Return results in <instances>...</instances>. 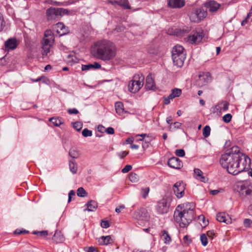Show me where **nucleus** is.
<instances>
[{
  "mask_svg": "<svg viewBox=\"0 0 252 252\" xmlns=\"http://www.w3.org/2000/svg\"><path fill=\"white\" fill-rule=\"evenodd\" d=\"M247 158L250 160L240 152L238 147L234 146L221 155L220 163L229 173L235 175L244 170V162H246Z\"/></svg>",
  "mask_w": 252,
  "mask_h": 252,
  "instance_id": "obj_1",
  "label": "nucleus"
},
{
  "mask_svg": "<svg viewBox=\"0 0 252 252\" xmlns=\"http://www.w3.org/2000/svg\"><path fill=\"white\" fill-rule=\"evenodd\" d=\"M93 56L96 59L108 61L116 56V49L114 44L110 41L103 40L96 42L91 49Z\"/></svg>",
  "mask_w": 252,
  "mask_h": 252,
  "instance_id": "obj_2",
  "label": "nucleus"
},
{
  "mask_svg": "<svg viewBox=\"0 0 252 252\" xmlns=\"http://www.w3.org/2000/svg\"><path fill=\"white\" fill-rule=\"evenodd\" d=\"M188 205L192 206V203L179 205L174 211V219L176 221L182 220V217L185 218L184 222L180 223V227L182 228L187 227L194 219V210L191 207L188 208Z\"/></svg>",
  "mask_w": 252,
  "mask_h": 252,
  "instance_id": "obj_3",
  "label": "nucleus"
},
{
  "mask_svg": "<svg viewBox=\"0 0 252 252\" xmlns=\"http://www.w3.org/2000/svg\"><path fill=\"white\" fill-rule=\"evenodd\" d=\"M172 58L175 65L178 67L183 66L186 59V54L183 46L177 45L174 47L172 51Z\"/></svg>",
  "mask_w": 252,
  "mask_h": 252,
  "instance_id": "obj_4",
  "label": "nucleus"
},
{
  "mask_svg": "<svg viewBox=\"0 0 252 252\" xmlns=\"http://www.w3.org/2000/svg\"><path fill=\"white\" fill-rule=\"evenodd\" d=\"M54 42V35L51 30H46L42 41L43 56H47L50 51V47Z\"/></svg>",
  "mask_w": 252,
  "mask_h": 252,
  "instance_id": "obj_5",
  "label": "nucleus"
},
{
  "mask_svg": "<svg viewBox=\"0 0 252 252\" xmlns=\"http://www.w3.org/2000/svg\"><path fill=\"white\" fill-rule=\"evenodd\" d=\"M144 76L139 73L135 75L132 80L129 83L128 89L130 92L135 93L137 92L143 86L144 84Z\"/></svg>",
  "mask_w": 252,
  "mask_h": 252,
  "instance_id": "obj_6",
  "label": "nucleus"
},
{
  "mask_svg": "<svg viewBox=\"0 0 252 252\" xmlns=\"http://www.w3.org/2000/svg\"><path fill=\"white\" fill-rule=\"evenodd\" d=\"M207 15V11L203 8L199 7L192 9L189 14V17L191 22L198 23L205 18Z\"/></svg>",
  "mask_w": 252,
  "mask_h": 252,
  "instance_id": "obj_7",
  "label": "nucleus"
},
{
  "mask_svg": "<svg viewBox=\"0 0 252 252\" xmlns=\"http://www.w3.org/2000/svg\"><path fill=\"white\" fill-rule=\"evenodd\" d=\"M170 205V203L168 201V199L164 197L158 202L156 209L160 214H165L169 211Z\"/></svg>",
  "mask_w": 252,
  "mask_h": 252,
  "instance_id": "obj_8",
  "label": "nucleus"
},
{
  "mask_svg": "<svg viewBox=\"0 0 252 252\" xmlns=\"http://www.w3.org/2000/svg\"><path fill=\"white\" fill-rule=\"evenodd\" d=\"M133 217L137 221H147L149 218V216L147 210L141 208L134 212Z\"/></svg>",
  "mask_w": 252,
  "mask_h": 252,
  "instance_id": "obj_9",
  "label": "nucleus"
},
{
  "mask_svg": "<svg viewBox=\"0 0 252 252\" xmlns=\"http://www.w3.org/2000/svg\"><path fill=\"white\" fill-rule=\"evenodd\" d=\"M186 184L183 181L176 183L173 187V190L178 198H182L185 194Z\"/></svg>",
  "mask_w": 252,
  "mask_h": 252,
  "instance_id": "obj_10",
  "label": "nucleus"
},
{
  "mask_svg": "<svg viewBox=\"0 0 252 252\" xmlns=\"http://www.w3.org/2000/svg\"><path fill=\"white\" fill-rule=\"evenodd\" d=\"M58 8L50 7L46 10V17L48 20H58L61 17V13Z\"/></svg>",
  "mask_w": 252,
  "mask_h": 252,
  "instance_id": "obj_11",
  "label": "nucleus"
},
{
  "mask_svg": "<svg viewBox=\"0 0 252 252\" xmlns=\"http://www.w3.org/2000/svg\"><path fill=\"white\" fill-rule=\"evenodd\" d=\"M202 38L203 35L202 32H195L188 36V41L191 44H196L200 42Z\"/></svg>",
  "mask_w": 252,
  "mask_h": 252,
  "instance_id": "obj_12",
  "label": "nucleus"
},
{
  "mask_svg": "<svg viewBox=\"0 0 252 252\" xmlns=\"http://www.w3.org/2000/svg\"><path fill=\"white\" fill-rule=\"evenodd\" d=\"M168 165L169 167L174 169H180L183 166L181 160L176 157H172L169 159Z\"/></svg>",
  "mask_w": 252,
  "mask_h": 252,
  "instance_id": "obj_13",
  "label": "nucleus"
},
{
  "mask_svg": "<svg viewBox=\"0 0 252 252\" xmlns=\"http://www.w3.org/2000/svg\"><path fill=\"white\" fill-rule=\"evenodd\" d=\"M205 6L210 12H215L220 8V5L214 0H210L205 3Z\"/></svg>",
  "mask_w": 252,
  "mask_h": 252,
  "instance_id": "obj_14",
  "label": "nucleus"
},
{
  "mask_svg": "<svg viewBox=\"0 0 252 252\" xmlns=\"http://www.w3.org/2000/svg\"><path fill=\"white\" fill-rule=\"evenodd\" d=\"M185 5V0H168V5L171 8H180Z\"/></svg>",
  "mask_w": 252,
  "mask_h": 252,
  "instance_id": "obj_15",
  "label": "nucleus"
},
{
  "mask_svg": "<svg viewBox=\"0 0 252 252\" xmlns=\"http://www.w3.org/2000/svg\"><path fill=\"white\" fill-rule=\"evenodd\" d=\"M238 191L240 195H252V190L248 188L245 184H241L237 186Z\"/></svg>",
  "mask_w": 252,
  "mask_h": 252,
  "instance_id": "obj_16",
  "label": "nucleus"
},
{
  "mask_svg": "<svg viewBox=\"0 0 252 252\" xmlns=\"http://www.w3.org/2000/svg\"><path fill=\"white\" fill-rule=\"evenodd\" d=\"M145 88L146 90H155L156 88L154 78L152 75H148L146 79Z\"/></svg>",
  "mask_w": 252,
  "mask_h": 252,
  "instance_id": "obj_17",
  "label": "nucleus"
},
{
  "mask_svg": "<svg viewBox=\"0 0 252 252\" xmlns=\"http://www.w3.org/2000/svg\"><path fill=\"white\" fill-rule=\"evenodd\" d=\"M217 220L224 222L226 224H229L231 223V219L225 213H219L216 216Z\"/></svg>",
  "mask_w": 252,
  "mask_h": 252,
  "instance_id": "obj_18",
  "label": "nucleus"
},
{
  "mask_svg": "<svg viewBox=\"0 0 252 252\" xmlns=\"http://www.w3.org/2000/svg\"><path fill=\"white\" fill-rule=\"evenodd\" d=\"M5 48L6 50H14L18 46L17 40L15 38H9L4 43Z\"/></svg>",
  "mask_w": 252,
  "mask_h": 252,
  "instance_id": "obj_19",
  "label": "nucleus"
},
{
  "mask_svg": "<svg viewBox=\"0 0 252 252\" xmlns=\"http://www.w3.org/2000/svg\"><path fill=\"white\" fill-rule=\"evenodd\" d=\"M57 32L60 34V36L66 34L68 33V29L61 22L57 24Z\"/></svg>",
  "mask_w": 252,
  "mask_h": 252,
  "instance_id": "obj_20",
  "label": "nucleus"
},
{
  "mask_svg": "<svg viewBox=\"0 0 252 252\" xmlns=\"http://www.w3.org/2000/svg\"><path fill=\"white\" fill-rule=\"evenodd\" d=\"M52 240L56 243H60L63 242L64 238L60 231H56Z\"/></svg>",
  "mask_w": 252,
  "mask_h": 252,
  "instance_id": "obj_21",
  "label": "nucleus"
},
{
  "mask_svg": "<svg viewBox=\"0 0 252 252\" xmlns=\"http://www.w3.org/2000/svg\"><path fill=\"white\" fill-rule=\"evenodd\" d=\"M86 206H87V208L85 210H87L88 211H94L97 208V203L94 200H91L87 202Z\"/></svg>",
  "mask_w": 252,
  "mask_h": 252,
  "instance_id": "obj_22",
  "label": "nucleus"
},
{
  "mask_svg": "<svg viewBox=\"0 0 252 252\" xmlns=\"http://www.w3.org/2000/svg\"><path fill=\"white\" fill-rule=\"evenodd\" d=\"M112 242L110 236H102L98 240V243L100 245H107Z\"/></svg>",
  "mask_w": 252,
  "mask_h": 252,
  "instance_id": "obj_23",
  "label": "nucleus"
},
{
  "mask_svg": "<svg viewBox=\"0 0 252 252\" xmlns=\"http://www.w3.org/2000/svg\"><path fill=\"white\" fill-rule=\"evenodd\" d=\"M115 110L118 115H122L124 111L123 103L120 101L116 102Z\"/></svg>",
  "mask_w": 252,
  "mask_h": 252,
  "instance_id": "obj_24",
  "label": "nucleus"
},
{
  "mask_svg": "<svg viewBox=\"0 0 252 252\" xmlns=\"http://www.w3.org/2000/svg\"><path fill=\"white\" fill-rule=\"evenodd\" d=\"M69 155L73 158H77L80 157V152L76 148H72L69 150Z\"/></svg>",
  "mask_w": 252,
  "mask_h": 252,
  "instance_id": "obj_25",
  "label": "nucleus"
},
{
  "mask_svg": "<svg viewBox=\"0 0 252 252\" xmlns=\"http://www.w3.org/2000/svg\"><path fill=\"white\" fill-rule=\"evenodd\" d=\"M69 166L70 171L72 174H75L77 172L78 166L74 159L70 160L69 161Z\"/></svg>",
  "mask_w": 252,
  "mask_h": 252,
  "instance_id": "obj_26",
  "label": "nucleus"
},
{
  "mask_svg": "<svg viewBox=\"0 0 252 252\" xmlns=\"http://www.w3.org/2000/svg\"><path fill=\"white\" fill-rule=\"evenodd\" d=\"M49 121L56 126H59L63 124L61 118L52 117L49 119Z\"/></svg>",
  "mask_w": 252,
  "mask_h": 252,
  "instance_id": "obj_27",
  "label": "nucleus"
},
{
  "mask_svg": "<svg viewBox=\"0 0 252 252\" xmlns=\"http://www.w3.org/2000/svg\"><path fill=\"white\" fill-rule=\"evenodd\" d=\"M194 173L196 175V178L199 179L202 182H205L206 178L202 175L203 173L201 170L198 168H195L194 169Z\"/></svg>",
  "mask_w": 252,
  "mask_h": 252,
  "instance_id": "obj_28",
  "label": "nucleus"
},
{
  "mask_svg": "<svg viewBox=\"0 0 252 252\" xmlns=\"http://www.w3.org/2000/svg\"><path fill=\"white\" fill-rule=\"evenodd\" d=\"M117 4L124 9H130V6L127 0H118Z\"/></svg>",
  "mask_w": 252,
  "mask_h": 252,
  "instance_id": "obj_29",
  "label": "nucleus"
},
{
  "mask_svg": "<svg viewBox=\"0 0 252 252\" xmlns=\"http://www.w3.org/2000/svg\"><path fill=\"white\" fill-rule=\"evenodd\" d=\"M161 237L165 244H168L171 242V238L167 231L166 230H163L162 231V234Z\"/></svg>",
  "mask_w": 252,
  "mask_h": 252,
  "instance_id": "obj_30",
  "label": "nucleus"
},
{
  "mask_svg": "<svg viewBox=\"0 0 252 252\" xmlns=\"http://www.w3.org/2000/svg\"><path fill=\"white\" fill-rule=\"evenodd\" d=\"M77 194L78 196L83 197L87 196V192L83 188H79L77 191Z\"/></svg>",
  "mask_w": 252,
  "mask_h": 252,
  "instance_id": "obj_31",
  "label": "nucleus"
},
{
  "mask_svg": "<svg viewBox=\"0 0 252 252\" xmlns=\"http://www.w3.org/2000/svg\"><path fill=\"white\" fill-rule=\"evenodd\" d=\"M211 128L209 126H206L203 129V135L204 137H208L210 134Z\"/></svg>",
  "mask_w": 252,
  "mask_h": 252,
  "instance_id": "obj_32",
  "label": "nucleus"
},
{
  "mask_svg": "<svg viewBox=\"0 0 252 252\" xmlns=\"http://www.w3.org/2000/svg\"><path fill=\"white\" fill-rule=\"evenodd\" d=\"M72 125L73 128L77 131H80L82 129L83 126L82 123L80 122L72 123Z\"/></svg>",
  "mask_w": 252,
  "mask_h": 252,
  "instance_id": "obj_33",
  "label": "nucleus"
},
{
  "mask_svg": "<svg viewBox=\"0 0 252 252\" xmlns=\"http://www.w3.org/2000/svg\"><path fill=\"white\" fill-rule=\"evenodd\" d=\"M33 234L38 235L40 237L46 236L48 235V231L46 230H43L41 231H34L32 233Z\"/></svg>",
  "mask_w": 252,
  "mask_h": 252,
  "instance_id": "obj_34",
  "label": "nucleus"
},
{
  "mask_svg": "<svg viewBox=\"0 0 252 252\" xmlns=\"http://www.w3.org/2000/svg\"><path fill=\"white\" fill-rule=\"evenodd\" d=\"M82 134L85 137L91 136L93 134L92 131L87 128L84 129L82 131Z\"/></svg>",
  "mask_w": 252,
  "mask_h": 252,
  "instance_id": "obj_35",
  "label": "nucleus"
},
{
  "mask_svg": "<svg viewBox=\"0 0 252 252\" xmlns=\"http://www.w3.org/2000/svg\"><path fill=\"white\" fill-rule=\"evenodd\" d=\"M200 240L203 246H205L208 244V239L205 234H202L200 235Z\"/></svg>",
  "mask_w": 252,
  "mask_h": 252,
  "instance_id": "obj_36",
  "label": "nucleus"
},
{
  "mask_svg": "<svg viewBox=\"0 0 252 252\" xmlns=\"http://www.w3.org/2000/svg\"><path fill=\"white\" fill-rule=\"evenodd\" d=\"M181 93L182 91L180 89L175 88L171 91V94H173V95H175V97L180 96Z\"/></svg>",
  "mask_w": 252,
  "mask_h": 252,
  "instance_id": "obj_37",
  "label": "nucleus"
},
{
  "mask_svg": "<svg viewBox=\"0 0 252 252\" xmlns=\"http://www.w3.org/2000/svg\"><path fill=\"white\" fill-rule=\"evenodd\" d=\"M232 117V116L230 114H227L223 116L222 120L224 123H228L231 121Z\"/></svg>",
  "mask_w": 252,
  "mask_h": 252,
  "instance_id": "obj_38",
  "label": "nucleus"
},
{
  "mask_svg": "<svg viewBox=\"0 0 252 252\" xmlns=\"http://www.w3.org/2000/svg\"><path fill=\"white\" fill-rule=\"evenodd\" d=\"M149 190L150 189L149 188H145L141 189V193L144 198H145L147 197L149 193Z\"/></svg>",
  "mask_w": 252,
  "mask_h": 252,
  "instance_id": "obj_39",
  "label": "nucleus"
},
{
  "mask_svg": "<svg viewBox=\"0 0 252 252\" xmlns=\"http://www.w3.org/2000/svg\"><path fill=\"white\" fill-rule=\"evenodd\" d=\"M175 153L176 156L179 157H183L185 155V151L183 149H177Z\"/></svg>",
  "mask_w": 252,
  "mask_h": 252,
  "instance_id": "obj_40",
  "label": "nucleus"
},
{
  "mask_svg": "<svg viewBox=\"0 0 252 252\" xmlns=\"http://www.w3.org/2000/svg\"><path fill=\"white\" fill-rule=\"evenodd\" d=\"M244 224L246 227H252V220L249 219H246L244 220Z\"/></svg>",
  "mask_w": 252,
  "mask_h": 252,
  "instance_id": "obj_41",
  "label": "nucleus"
},
{
  "mask_svg": "<svg viewBox=\"0 0 252 252\" xmlns=\"http://www.w3.org/2000/svg\"><path fill=\"white\" fill-rule=\"evenodd\" d=\"M198 219L202 222V223L204 225V227H205L209 223L208 220H206L205 217L203 215L199 216L198 217Z\"/></svg>",
  "mask_w": 252,
  "mask_h": 252,
  "instance_id": "obj_42",
  "label": "nucleus"
},
{
  "mask_svg": "<svg viewBox=\"0 0 252 252\" xmlns=\"http://www.w3.org/2000/svg\"><path fill=\"white\" fill-rule=\"evenodd\" d=\"M137 175L134 173H130L129 178L131 182H135L137 180Z\"/></svg>",
  "mask_w": 252,
  "mask_h": 252,
  "instance_id": "obj_43",
  "label": "nucleus"
},
{
  "mask_svg": "<svg viewBox=\"0 0 252 252\" xmlns=\"http://www.w3.org/2000/svg\"><path fill=\"white\" fill-rule=\"evenodd\" d=\"M93 69V64L82 65V70L86 71Z\"/></svg>",
  "mask_w": 252,
  "mask_h": 252,
  "instance_id": "obj_44",
  "label": "nucleus"
},
{
  "mask_svg": "<svg viewBox=\"0 0 252 252\" xmlns=\"http://www.w3.org/2000/svg\"><path fill=\"white\" fill-rule=\"evenodd\" d=\"M212 111L213 113H220L221 108L218 105H217L212 108Z\"/></svg>",
  "mask_w": 252,
  "mask_h": 252,
  "instance_id": "obj_45",
  "label": "nucleus"
},
{
  "mask_svg": "<svg viewBox=\"0 0 252 252\" xmlns=\"http://www.w3.org/2000/svg\"><path fill=\"white\" fill-rule=\"evenodd\" d=\"M132 169V166L130 165H126L125 166V167L122 170V172L124 173H126L131 170Z\"/></svg>",
  "mask_w": 252,
  "mask_h": 252,
  "instance_id": "obj_46",
  "label": "nucleus"
},
{
  "mask_svg": "<svg viewBox=\"0 0 252 252\" xmlns=\"http://www.w3.org/2000/svg\"><path fill=\"white\" fill-rule=\"evenodd\" d=\"M28 233H29V231L25 230V229L20 230V229H17L14 231V234H17V235Z\"/></svg>",
  "mask_w": 252,
  "mask_h": 252,
  "instance_id": "obj_47",
  "label": "nucleus"
},
{
  "mask_svg": "<svg viewBox=\"0 0 252 252\" xmlns=\"http://www.w3.org/2000/svg\"><path fill=\"white\" fill-rule=\"evenodd\" d=\"M4 19L2 16V15L0 13V32L2 31L3 30V27L4 25Z\"/></svg>",
  "mask_w": 252,
  "mask_h": 252,
  "instance_id": "obj_48",
  "label": "nucleus"
},
{
  "mask_svg": "<svg viewBox=\"0 0 252 252\" xmlns=\"http://www.w3.org/2000/svg\"><path fill=\"white\" fill-rule=\"evenodd\" d=\"M101 226L104 228H107L109 227V223L107 220H102L101 222Z\"/></svg>",
  "mask_w": 252,
  "mask_h": 252,
  "instance_id": "obj_49",
  "label": "nucleus"
},
{
  "mask_svg": "<svg viewBox=\"0 0 252 252\" xmlns=\"http://www.w3.org/2000/svg\"><path fill=\"white\" fill-rule=\"evenodd\" d=\"M67 112L69 114H77L79 113V111L76 108H69L67 110Z\"/></svg>",
  "mask_w": 252,
  "mask_h": 252,
  "instance_id": "obj_50",
  "label": "nucleus"
},
{
  "mask_svg": "<svg viewBox=\"0 0 252 252\" xmlns=\"http://www.w3.org/2000/svg\"><path fill=\"white\" fill-rule=\"evenodd\" d=\"M58 9L61 10L59 11L61 13V16L65 14H68L69 13V11L67 9L62 8H58Z\"/></svg>",
  "mask_w": 252,
  "mask_h": 252,
  "instance_id": "obj_51",
  "label": "nucleus"
},
{
  "mask_svg": "<svg viewBox=\"0 0 252 252\" xmlns=\"http://www.w3.org/2000/svg\"><path fill=\"white\" fill-rule=\"evenodd\" d=\"M105 131L109 134H113L114 133V129L112 127H109L105 129Z\"/></svg>",
  "mask_w": 252,
  "mask_h": 252,
  "instance_id": "obj_52",
  "label": "nucleus"
},
{
  "mask_svg": "<svg viewBox=\"0 0 252 252\" xmlns=\"http://www.w3.org/2000/svg\"><path fill=\"white\" fill-rule=\"evenodd\" d=\"M85 251L87 252H98L96 249L93 247L86 248Z\"/></svg>",
  "mask_w": 252,
  "mask_h": 252,
  "instance_id": "obj_53",
  "label": "nucleus"
},
{
  "mask_svg": "<svg viewBox=\"0 0 252 252\" xmlns=\"http://www.w3.org/2000/svg\"><path fill=\"white\" fill-rule=\"evenodd\" d=\"M222 103L223 104V108H222V109L224 111H226L228 110V105H229V103L226 101H223L222 102Z\"/></svg>",
  "mask_w": 252,
  "mask_h": 252,
  "instance_id": "obj_54",
  "label": "nucleus"
},
{
  "mask_svg": "<svg viewBox=\"0 0 252 252\" xmlns=\"http://www.w3.org/2000/svg\"><path fill=\"white\" fill-rule=\"evenodd\" d=\"M215 233L214 232V231L212 230H209V231H208L207 232V235L208 237L209 238H213L214 236L215 235Z\"/></svg>",
  "mask_w": 252,
  "mask_h": 252,
  "instance_id": "obj_55",
  "label": "nucleus"
},
{
  "mask_svg": "<svg viewBox=\"0 0 252 252\" xmlns=\"http://www.w3.org/2000/svg\"><path fill=\"white\" fill-rule=\"evenodd\" d=\"M183 240L184 242L187 243L188 244H190L191 242V239L189 238V237L188 235L185 236L184 237Z\"/></svg>",
  "mask_w": 252,
  "mask_h": 252,
  "instance_id": "obj_56",
  "label": "nucleus"
},
{
  "mask_svg": "<svg viewBox=\"0 0 252 252\" xmlns=\"http://www.w3.org/2000/svg\"><path fill=\"white\" fill-rule=\"evenodd\" d=\"M101 68V64L97 62H95L93 64V68L99 69Z\"/></svg>",
  "mask_w": 252,
  "mask_h": 252,
  "instance_id": "obj_57",
  "label": "nucleus"
},
{
  "mask_svg": "<svg viewBox=\"0 0 252 252\" xmlns=\"http://www.w3.org/2000/svg\"><path fill=\"white\" fill-rule=\"evenodd\" d=\"M125 208V206L124 205L119 206V207H117L115 209L116 212L117 213H119L121 212V210L122 209H124Z\"/></svg>",
  "mask_w": 252,
  "mask_h": 252,
  "instance_id": "obj_58",
  "label": "nucleus"
},
{
  "mask_svg": "<svg viewBox=\"0 0 252 252\" xmlns=\"http://www.w3.org/2000/svg\"><path fill=\"white\" fill-rule=\"evenodd\" d=\"M219 192L220 191L218 189L211 190L210 191V193L213 195H217Z\"/></svg>",
  "mask_w": 252,
  "mask_h": 252,
  "instance_id": "obj_59",
  "label": "nucleus"
},
{
  "mask_svg": "<svg viewBox=\"0 0 252 252\" xmlns=\"http://www.w3.org/2000/svg\"><path fill=\"white\" fill-rule=\"evenodd\" d=\"M174 127L177 128H180L182 126V123L179 122H175L173 123Z\"/></svg>",
  "mask_w": 252,
  "mask_h": 252,
  "instance_id": "obj_60",
  "label": "nucleus"
},
{
  "mask_svg": "<svg viewBox=\"0 0 252 252\" xmlns=\"http://www.w3.org/2000/svg\"><path fill=\"white\" fill-rule=\"evenodd\" d=\"M163 99H164V103L165 105H168L170 103V100L167 97L164 96Z\"/></svg>",
  "mask_w": 252,
  "mask_h": 252,
  "instance_id": "obj_61",
  "label": "nucleus"
},
{
  "mask_svg": "<svg viewBox=\"0 0 252 252\" xmlns=\"http://www.w3.org/2000/svg\"><path fill=\"white\" fill-rule=\"evenodd\" d=\"M44 78L43 76H41V77H39L38 78H37V79H31V80L33 82H39L40 81H41L42 79Z\"/></svg>",
  "mask_w": 252,
  "mask_h": 252,
  "instance_id": "obj_62",
  "label": "nucleus"
},
{
  "mask_svg": "<svg viewBox=\"0 0 252 252\" xmlns=\"http://www.w3.org/2000/svg\"><path fill=\"white\" fill-rule=\"evenodd\" d=\"M126 142H127V143L131 145L133 142V139L132 138H128L126 140Z\"/></svg>",
  "mask_w": 252,
  "mask_h": 252,
  "instance_id": "obj_63",
  "label": "nucleus"
},
{
  "mask_svg": "<svg viewBox=\"0 0 252 252\" xmlns=\"http://www.w3.org/2000/svg\"><path fill=\"white\" fill-rule=\"evenodd\" d=\"M248 213L250 215L252 216V204L251 205L249 208Z\"/></svg>",
  "mask_w": 252,
  "mask_h": 252,
  "instance_id": "obj_64",
  "label": "nucleus"
}]
</instances>
